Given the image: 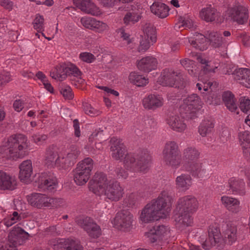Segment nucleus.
<instances>
[{"label": "nucleus", "instance_id": "obj_1", "mask_svg": "<svg viewBox=\"0 0 250 250\" xmlns=\"http://www.w3.org/2000/svg\"><path fill=\"white\" fill-rule=\"evenodd\" d=\"M172 198L167 191L162 192L158 199L148 204L142 211L140 220L143 223L166 217L171 210Z\"/></svg>", "mask_w": 250, "mask_h": 250}, {"label": "nucleus", "instance_id": "obj_2", "mask_svg": "<svg viewBox=\"0 0 250 250\" xmlns=\"http://www.w3.org/2000/svg\"><path fill=\"white\" fill-rule=\"evenodd\" d=\"M89 188L95 194L104 195L111 201H118L124 194V189L118 182L107 180L102 174L94 176L89 182Z\"/></svg>", "mask_w": 250, "mask_h": 250}, {"label": "nucleus", "instance_id": "obj_3", "mask_svg": "<svg viewBox=\"0 0 250 250\" xmlns=\"http://www.w3.org/2000/svg\"><path fill=\"white\" fill-rule=\"evenodd\" d=\"M225 236L223 238L217 227H210L208 230V237L204 242L200 240L203 248L209 250L215 247L218 249H223L226 245H231L237 240V229L231 222H229L226 225L225 228L223 229Z\"/></svg>", "mask_w": 250, "mask_h": 250}, {"label": "nucleus", "instance_id": "obj_4", "mask_svg": "<svg viewBox=\"0 0 250 250\" xmlns=\"http://www.w3.org/2000/svg\"><path fill=\"white\" fill-rule=\"evenodd\" d=\"M29 149L27 138L24 135H12L2 142L0 146V156L17 160L27 155Z\"/></svg>", "mask_w": 250, "mask_h": 250}, {"label": "nucleus", "instance_id": "obj_5", "mask_svg": "<svg viewBox=\"0 0 250 250\" xmlns=\"http://www.w3.org/2000/svg\"><path fill=\"white\" fill-rule=\"evenodd\" d=\"M198 207L197 200L191 196L179 199L174 210L173 219L175 225L179 229L191 226L193 223L192 214Z\"/></svg>", "mask_w": 250, "mask_h": 250}, {"label": "nucleus", "instance_id": "obj_6", "mask_svg": "<svg viewBox=\"0 0 250 250\" xmlns=\"http://www.w3.org/2000/svg\"><path fill=\"white\" fill-rule=\"evenodd\" d=\"M78 155L77 151L70 153L65 150H62L56 154L50 151H47L45 156V163L48 166L56 167L59 169H65L71 166V163L77 158Z\"/></svg>", "mask_w": 250, "mask_h": 250}, {"label": "nucleus", "instance_id": "obj_7", "mask_svg": "<svg viewBox=\"0 0 250 250\" xmlns=\"http://www.w3.org/2000/svg\"><path fill=\"white\" fill-rule=\"evenodd\" d=\"M203 103L196 94H192L185 99L180 107V112L183 118L193 119L203 112Z\"/></svg>", "mask_w": 250, "mask_h": 250}, {"label": "nucleus", "instance_id": "obj_8", "mask_svg": "<svg viewBox=\"0 0 250 250\" xmlns=\"http://www.w3.org/2000/svg\"><path fill=\"white\" fill-rule=\"evenodd\" d=\"M208 37L201 34H196L193 37L189 39V42L195 48H198L200 50L206 49L208 45L209 42L211 45L214 47L219 46L223 42V39L221 35L217 32H210Z\"/></svg>", "mask_w": 250, "mask_h": 250}, {"label": "nucleus", "instance_id": "obj_9", "mask_svg": "<svg viewBox=\"0 0 250 250\" xmlns=\"http://www.w3.org/2000/svg\"><path fill=\"white\" fill-rule=\"evenodd\" d=\"M199 156L198 151L194 148H188L184 152V159L187 163L186 169L191 171L193 176L200 178L205 171L202 169L201 164L198 162Z\"/></svg>", "mask_w": 250, "mask_h": 250}, {"label": "nucleus", "instance_id": "obj_10", "mask_svg": "<svg viewBox=\"0 0 250 250\" xmlns=\"http://www.w3.org/2000/svg\"><path fill=\"white\" fill-rule=\"evenodd\" d=\"M27 200L30 205L39 209L54 207L57 201L56 199L51 198L45 194L38 193L28 195Z\"/></svg>", "mask_w": 250, "mask_h": 250}, {"label": "nucleus", "instance_id": "obj_11", "mask_svg": "<svg viewBox=\"0 0 250 250\" xmlns=\"http://www.w3.org/2000/svg\"><path fill=\"white\" fill-rule=\"evenodd\" d=\"M145 235L151 243H157L159 245L168 239L170 236L169 228L162 225L153 227L146 232Z\"/></svg>", "mask_w": 250, "mask_h": 250}, {"label": "nucleus", "instance_id": "obj_12", "mask_svg": "<svg viewBox=\"0 0 250 250\" xmlns=\"http://www.w3.org/2000/svg\"><path fill=\"white\" fill-rule=\"evenodd\" d=\"M28 237V233L23 229L19 227H15L9 234L6 250H18L17 247L21 245Z\"/></svg>", "mask_w": 250, "mask_h": 250}, {"label": "nucleus", "instance_id": "obj_13", "mask_svg": "<svg viewBox=\"0 0 250 250\" xmlns=\"http://www.w3.org/2000/svg\"><path fill=\"white\" fill-rule=\"evenodd\" d=\"M144 36H142L138 51L139 52H144L150 47L151 44L156 42L155 30L153 26L148 24L144 29Z\"/></svg>", "mask_w": 250, "mask_h": 250}, {"label": "nucleus", "instance_id": "obj_14", "mask_svg": "<svg viewBox=\"0 0 250 250\" xmlns=\"http://www.w3.org/2000/svg\"><path fill=\"white\" fill-rule=\"evenodd\" d=\"M164 159L169 162V164L176 167L180 162L178 151V146L173 142L167 143L163 151Z\"/></svg>", "mask_w": 250, "mask_h": 250}, {"label": "nucleus", "instance_id": "obj_15", "mask_svg": "<svg viewBox=\"0 0 250 250\" xmlns=\"http://www.w3.org/2000/svg\"><path fill=\"white\" fill-rule=\"evenodd\" d=\"M132 216L128 212H119L111 221L113 226L115 229L122 231L128 230L131 225Z\"/></svg>", "mask_w": 250, "mask_h": 250}, {"label": "nucleus", "instance_id": "obj_16", "mask_svg": "<svg viewBox=\"0 0 250 250\" xmlns=\"http://www.w3.org/2000/svg\"><path fill=\"white\" fill-rule=\"evenodd\" d=\"M231 19L239 24H243L248 19V9L245 6L238 4L234 6L229 10Z\"/></svg>", "mask_w": 250, "mask_h": 250}, {"label": "nucleus", "instance_id": "obj_17", "mask_svg": "<svg viewBox=\"0 0 250 250\" xmlns=\"http://www.w3.org/2000/svg\"><path fill=\"white\" fill-rule=\"evenodd\" d=\"M19 178L24 183H29L32 181L33 167L31 160H26L22 162L19 167Z\"/></svg>", "mask_w": 250, "mask_h": 250}, {"label": "nucleus", "instance_id": "obj_18", "mask_svg": "<svg viewBox=\"0 0 250 250\" xmlns=\"http://www.w3.org/2000/svg\"><path fill=\"white\" fill-rule=\"evenodd\" d=\"M74 4L83 12L98 16L102 14L100 9L91 0H73Z\"/></svg>", "mask_w": 250, "mask_h": 250}, {"label": "nucleus", "instance_id": "obj_19", "mask_svg": "<svg viewBox=\"0 0 250 250\" xmlns=\"http://www.w3.org/2000/svg\"><path fill=\"white\" fill-rule=\"evenodd\" d=\"M17 186V181L15 176L5 171L0 170V190L12 191Z\"/></svg>", "mask_w": 250, "mask_h": 250}, {"label": "nucleus", "instance_id": "obj_20", "mask_svg": "<svg viewBox=\"0 0 250 250\" xmlns=\"http://www.w3.org/2000/svg\"><path fill=\"white\" fill-rule=\"evenodd\" d=\"M180 76L176 75L174 72H171L169 69H165L162 72L158 79V82L163 86H169L180 87L178 80Z\"/></svg>", "mask_w": 250, "mask_h": 250}, {"label": "nucleus", "instance_id": "obj_21", "mask_svg": "<svg viewBox=\"0 0 250 250\" xmlns=\"http://www.w3.org/2000/svg\"><path fill=\"white\" fill-rule=\"evenodd\" d=\"M143 13L142 8L138 6H131L130 9L125 15L123 19L124 23L128 25L138 22L142 18Z\"/></svg>", "mask_w": 250, "mask_h": 250}, {"label": "nucleus", "instance_id": "obj_22", "mask_svg": "<svg viewBox=\"0 0 250 250\" xmlns=\"http://www.w3.org/2000/svg\"><path fill=\"white\" fill-rule=\"evenodd\" d=\"M125 166L134 171L145 170V167H147L148 162L145 159L136 161L135 158L132 155H127L125 157L124 161Z\"/></svg>", "mask_w": 250, "mask_h": 250}, {"label": "nucleus", "instance_id": "obj_23", "mask_svg": "<svg viewBox=\"0 0 250 250\" xmlns=\"http://www.w3.org/2000/svg\"><path fill=\"white\" fill-rule=\"evenodd\" d=\"M238 138L244 157L248 160H250V132L248 131H241L238 133Z\"/></svg>", "mask_w": 250, "mask_h": 250}, {"label": "nucleus", "instance_id": "obj_24", "mask_svg": "<svg viewBox=\"0 0 250 250\" xmlns=\"http://www.w3.org/2000/svg\"><path fill=\"white\" fill-rule=\"evenodd\" d=\"M78 224L87 232L89 235L92 238H96L101 235V229L100 227L90 221L89 218H86L83 220V222H79Z\"/></svg>", "mask_w": 250, "mask_h": 250}, {"label": "nucleus", "instance_id": "obj_25", "mask_svg": "<svg viewBox=\"0 0 250 250\" xmlns=\"http://www.w3.org/2000/svg\"><path fill=\"white\" fill-rule=\"evenodd\" d=\"M164 100L161 95L150 94L145 97L143 100L144 107L146 109H155L163 105Z\"/></svg>", "mask_w": 250, "mask_h": 250}, {"label": "nucleus", "instance_id": "obj_26", "mask_svg": "<svg viewBox=\"0 0 250 250\" xmlns=\"http://www.w3.org/2000/svg\"><path fill=\"white\" fill-rule=\"evenodd\" d=\"M221 202L227 209L232 213H237L240 210V202L236 198L224 195L221 197Z\"/></svg>", "mask_w": 250, "mask_h": 250}, {"label": "nucleus", "instance_id": "obj_27", "mask_svg": "<svg viewBox=\"0 0 250 250\" xmlns=\"http://www.w3.org/2000/svg\"><path fill=\"white\" fill-rule=\"evenodd\" d=\"M110 149L112 152V155L116 159H120L123 157L125 151V148L123 144H121L119 139L117 138H112L109 142Z\"/></svg>", "mask_w": 250, "mask_h": 250}, {"label": "nucleus", "instance_id": "obj_28", "mask_svg": "<svg viewBox=\"0 0 250 250\" xmlns=\"http://www.w3.org/2000/svg\"><path fill=\"white\" fill-rule=\"evenodd\" d=\"M157 66L156 59L152 57H146L142 58L137 63L139 69L146 72H149L155 69Z\"/></svg>", "mask_w": 250, "mask_h": 250}, {"label": "nucleus", "instance_id": "obj_29", "mask_svg": "<svg viewBox=\"0 0 250 250\" xmlns=\"http://www.w3.org/2000/svg\"><path fill=\"white\" fill-rule=\"evenodd\" d=\"M229 189L228 191L224 192V193L241 194L243 193L245 185L243 180L233 177L229 179Z\"/></svg>", "mask_w": 250, "mask_h": 250}, {"label": "nucleus", "instance_id": "obj_30", "mask_svg": "<svg viewBox=\"0 0 250 250\" xmlns=\"http://www.w3.org/2000/svg\"><path fill=\"white\" fill-rule=\"evenodd\" d=\"M233 74L235 79L242 81L241 83L246 87L250 88V70L249 69L239 68L236 69Z\"/></svg>", "mask_w": 250, "mask_h": 250}, {"label": "nucleus", "instance_id": "obj_31", "mask_svg": "<svg viewBox=\"0 0 250 250\" xmlns=\"http://www.w3.org/2000/svg\"><path fill=\"white\" fill-rule=\"evenodd\" d=\"M197 60L202 64L205 65V66H203V69L201 70L198 76V80L199 81H201L202 82L204 83V86L203 87V89L206 91L208 90V87H211V84L209 82L207 83L206 82H204L203 81H202V74H205L207 72L209 71L214 72V69L217 68V66H215L214 68L211 67L210 64H208V62L207 63V62L206 60L205 59H203L202 55H201L197 56Z\"/></svg>", "mask_w": 250, "mask_h": 250}, {"label": "nucleus", "instance_id": "obj_32", "mask_svg": "<svg viewBox=\"0 0 250 250\" xmlns=\"http://www.w3.org/2000/svg\"><path fill=\"white\" fill-rule=\"evenodd\" d=\"M39 182L41 183L39 188L44 190H51L56 188L57 185V179L53 176H49L48 177L42 176L39 180Z\"/></svg>", "mask_w": 250, "mask_h": 250}, {"label": "nucleus", "instance_id": "obj_33", "mask_svg": "<svg viewBox=\"0 0 250 250\" xmlns=\"http://www.w3.org/2000/svg\"><path fill=\"white\" fill-rule=\"evenodd\" d=\"M150 10L153 14L161 18H165L168 15V7L162 2H154L150 6Z\"/></svg>", "mask_w": 250, "mask_h": 250}, {"label": "nucleus", "instance_id": "obj_34", "mask_svg": "<svg viewBox=\"0 0 250 250\" xmlns=\"http://www.w3.org/2000/svg\"><path fill=\"white\" fill-rule=\"evenodd\" d=\"M65 63H62L54 66L50 72V77L57 80L63 81L66 78Z\"/></svg>", "mask_w": 250, "mask_h": 250}, {"label": "nucleus", "instance_id": "obj_35", "mask_svg": "<svg viewBox=\"0 0 250 250\" xmlns=\"http://www.w3.org/2000/svg\"><path fill=\"white\" fill-rule=\"evenodd\" d=\"M217 15L216 10L211 6L203 8L199 13L200 17L207 22L213 21Z\"/></svg>", "mask_w": 250, "mask_h": 250}, {"label": "nucleus", "instance_id": "obj_36", "mask_svg": "<svg viewBox=\"0 0 250 250\" xmlns=\"http://www.w3.org/2000/svg\"><path fill=\"white\" fill-rule=\"evenodd\" d=\"M223 101L227 107L231 112H235L237 107L235 103L234 95L229 91L225 92L222 95Z\"/></svg>", "mask_w": 250, "mask_h": 250}, {"label": "nucleus", "instance_id": "obj_37", "mask_svg": "<svg viewBox=\"0 0 250 250\" xmlns=\"http://www.w3.org/2000/svg\"><path fill=\"white\" fill-rule=\"evenodd\" d=\"M167 124L176 131L181 132L186 129V125L183 121L180 120L176 116L169 117L167 120Z\"/></svg>", "mask_w": 250, "mask_h": 250}, {"label": "nucleus", "instance_id": "obj_38", "mask_svg": "<svg viewBox=\"0 0 250 250\" xmlns=\"http://www.w3.org/2000/svg\"><path fill=\"white\" fill-rule=\"evenodd\" d=\"M213 128L214 123L211 120H204L199 127L198 132L202 136L205 137L211 133Z\"/></svg>", "mask_w": 250, "mask_h": 250}, {"label": "nucleus", "instance_id": "obj_39", "mask_svg": "<svg viewBox=\"0 0 250 250\" xmlns=\"http://www.w3.org/2000/svg\"><path fill=\"white\" fill-rule=\"evenodd\" d=\"M177 187L181 190H186L191 185V178L188 175L182 174L176 180Z\"/></svg>", "mask_w": 250, "mask_h": 250}, {"label": "nucleus", "instance_id": "obj_40", "mask_svg": "<svg viewBox=\"0 0 250 250\" xmlns=\"http://www.w3.org/2000/svg\"><path fill=\"white\" fill-rule=\"evenodd\" d=\"M90 174L87 172L76 169L75 173L74 175V180L76 184L78 185H83L89 180Z\"/></svg>", "mask_w": 250, "mask_h": 250}, {"label": "nucleus", "instance_id": "obj_41", "mask_svg": "<svg viewBox=\"0 0 250 250\" xmlns=\"http://www.w3.org/2000/svg\"><path fill=\"white\" fill-rule=\"evenodd\" d=\"M130 82L138 86H143L148 83V80L146 77L138 74L137 72H132L129 76Z\"/></svg>", "mask_w": 250, "mask_h": 250}, {"label": "nucleus", "instance_id": "obj_42", "mask_svg": "<svg viewBox=\"0 0 250 250\" xmlns=\"http://www.w3.org/2000/svg\"><path fill=\"white\" fill-rule=\"evenodd\" d=\"M36 77L42 83L44 88L50 93H54V89L48 80L46 75L42 71H38L36 74Z\"/></svg>", "mask_w": 250, "mask_h": 250}, {"label": "nucleus", "instance_id": "obj_43", "mask_svg": "<svg viewBox=\"0 0 250 250\" xmlns=\"http://www.w3.org/2000/svg\"><path fill=\"white\" fill-rule=\"evenodd\" d=\"M33 28L37 32H42L44 30V18L42 15L37 14L35 15L32 21Z\"/></svg>", "mask_w": 250, "mask_h": 250}, {"label": "nucleus", "instance_id": "obj_44", "mask_svg": "<svg viewBox=\"0 0 250 250\" xmlns=\"http://www.w3.org/2000/svg\"><path fill=\"white\" fill-rule=\"evenodd\" d=\"M117 33L123 41L126 42L128 48L131 49L136 46V42H134V40L133 38H130L129 35L125 32L123 28H120L117 31Z\"/></svg>", "mask_w": 250, "mask_h": 250}, {"label": "nucleus", "instance_id": "obj_45", "mask_svg": "<svg viewBox=\"0 0 250 250\" xmlns=\"http://www.w3.org/2000/svg\"><path fill=\"white\" fill-rule=\"evenodd\" d=\"M92 168L93 160L90 158H87L78 164L76 169L90 174Z\"/></svg>", "mask_w": 250, "mask_h": 250}, {"label": "nucleus", "instance_id": "obj_46", "mask_svg": "<svg viewBox=\"0 0 250 250\" xmlns=\"http://www.w3.org/2000/svg\"><path fill=\"white\" fill-rule=\"evenodd\" d=\"M65 67L66 77L67 76H72L74 78L82 76V72L75 64L71 62H68L65 63Z\"/></svg>", "mask_w": 250, "mask_h": 250}, {"label": "nucleus", "instance_id": "obj_47", "mask_svg": "<svg viewBox=\"0 0 250 250\" xmlns=\"http://www.w3.org/2000/svg\"><path fill=\"white\" fill-rule=\"evenodd\" d=\"M69 239H59L52 242L51 245L54 250H68L70 248L69 246Z\"/></svg>", "mask_w": 250, "mask_h": 250}, {"label": "nucleus", "instance_id": "obj_48", "mask_svg": "<svg viewBox=\"0 0 250 250\" xmlns=\"http://www.w3.org/2000/svg\"><path fill=\"white\" fill-rule=\"evenodd\" d=\"M108 29L109 27L106 23L94 19L91 30L99 33H103L108 31Z\"/></svg>", "mask_w": 250, "mask_h": 250}, {"label": "nucleus", "instance_id": "obj_49", "mask_svg": "<svg viewBox=\"0 0 250 250\" xmlns=\"http://www.w3.org/2000/svg\"><path fill=\"white\" fill-rule=\"evenodd\" d=\"M239 101V108L244 113L250 112V100L243 97L240 98Z\"/></svg>", "mask_w": 250, "mask_h": 250}, {"label": "nucleus", "instance_id": "obj_50", "mask_svg": "<svg viewBox=\"0 0 250 250\" xmlns=\"http://www.w3.org/2000/svg\"><path fill=\"white\" fill-rule=\"evenodd\" d=\"M20 216L16 211L13 212L12 214L8 218L4 220V224L7 227H10L19 220Z\"/></svg>", "mask_w": 250, "mask_h": 250}, {"label": "nucleus", "instance_id": "obj_51", "mask_svg": "<svg viewBox=\"0 0 250 250\" xmlns=\"http://www.w3.org/2000/svg\"><path fill=\"white\" fill-rule=\"evenodd\" d=\"M83 106L85 113L90 116H96L101 113L100 110L94 108L90 104H85Z\"/></svg>", "mask_w": 250, "mask_h": 250}, {"label": "nucleus", "instance_id": "obj_52", "mask_svg": "<svg viewBox=\"0 0 250 250\" xmlns=\"http://www.w3.org/2000/svg\"><path fill=\"white\" fill-rule=\"evenodd\" d=\"M61 93L65 99H72L73 94L71 87L68 85H63L61 87Z\"/></svg>", "mask_w": 250, "mask_h": 250}, {"label": "nucleus", "instance_id": "obj_53", "mask_svg": "<svg viewBox=\"0 0 250 250\" xmlns=\"http://www.w3.org/2000/svg\"><path fill=\"white\" fill-rule=\"evenodd\" d=\"M104 6L107 7H111L115 5L116 2H119L122 3H128L132 2L133 0H98Z\"/></svg>", "mask_w": 250, "mask_h": 250}, {"label": "nucleus", "instance_id": "obj_54", "mask_svg": "<svg viewBox=\"0 0 250 250\" xmlns=\"http://www.w3.org/2000/svg\"><path fill=\"white\" fill-rule=\"evenodd\" d=\"M72 83L79 89L84 88L86 85L85 80L82 78V76L74 77L72 79Z\"/></svg>", "mask_w": 250, "mask_h": 250}, {"label": "nucleus", "instance_id": "obj_55", "mask_svg": "<svg viewBox=\"0 0 250 250\" xmlns=\"http://www.w3.org/2000/svg\"><path fill=\"white\" fill-rule=\"evenodd\" d=\"M181 63L183 66V67L188 70L190 74L192 75L193 73V69H191L190 68H195L196 67L195 65H194V63L192 61H191L188 59H185L181 61Z\"/></svg>", "mask_w": 250, "mask_h": 250}, {"label": "nucleus", "instance_id": "obj_56", "mask_svg": "<svg viewBox=\"0 0 250 250\" xmlns=\"http://www.w3.org/2000/svg\"><path fill=\"white\" fill-rule=\"evenodd\" d=\"M79 58L82 61L87 63H91L95 59L94 56L92 54L88 52L81 53L79 55Z\"/></svg>", "mask_w": 250, "mask_h": 250}, {"label": "nucleus", "instance_id": "obj_57", "mask_svg": "<svg viewBox=\"0 0 250 250\" xmlns=\"http://www.w3.org/2000/svg\"><path fill=\"white\" fill-rule=\"evenodd\" d=\"M94 20V18L84 17L81 19V22L85 28L92 30Z\"/></svg>", "mask_w": 250, "mask_h": 250}, {"label": "nucleus", "instance_id": "obj_58", "mask_svg": "<svg viewBox=\"0 0 250 250\" xmlns=\"http://www.w3.org/2000/svg\"><path fill=\"white\" fill-rule=\"evenodd\" d=\"M92 137H90L89 139V143H91V144H90V146H87V148L88 149V151H91L92 152V153H95V149H103L104 147H102L107 142L106 141H104L103 142V143H96L95 144V148L93 146H91V144L92 143Z\"/></svg>", "mask_w": 250, "mask_h": 250}, {"label": "nucleus", "instance_id": "obj_59", "mask_svg": "<svg viewBox=\"0 0 250 250\" xmlns=\"http://www.w3.org/2000/svg\"><path fill=\"white\" fill-rule=\"evenodd\" d=\"M0 5L9 11L13 8V2L10 0H0Z\"/></svg>", "mask_w": 250, "mask_h": 250}, {"label": "nucleus", "instance_id": "obj_60", "mask_svg": "<svg viewBox=\"0 0 250 250\" xmlns=\"http://www.w3.org/2000/svg\"><path fill=\"white\" fill-rule=\"evenodd\" d=\"M98 88L103 90L104 92V95L108 96L109 94H112L115 96H118L119 93L118 91H115L106 86H99Z\"/></svg>", "mask_w": 250, "mask_h": 250}, {"label": "nucleus", "instance_id": "obj_61", "mask_svg": "<svg viewBox=\"0 0 250 250\" xmlns=\"http://www.w3.org/2000/svg\"><path fill=\"white\" fill-rule=\"evenodd\" d=\"M32 138L35 143L40 145L46 139L47 136L45 135H35L32 136Z\"/></svg>", "mask_w": 250, "mask_h": 250}, {"label": "nucleus", "instance_id": "obj_62", "mask_svg": "<svg viewBox=\"0 0 250 250\" xmlns=\"http://www.w3.org/2000/svg\"><path fill=\"white\" fill-rule=\"evenodd\" d=\"M2 85L9 83L12 80L10 74L7 72H3L0 73Z\"/></svg>", "mask_w": 250, "mask_h": 250}, {"label": "nucleus", "instance_id": "obj_63", "mask_svg": "<svg viewBox=\"0 0 250 250\" xmlns=\"http://www.w3.org/2000/svg\"><path fill=\"white\" fill-rule=\"evenodd\" d=\"M68 244L70 247L68 250H83V247L78 242L70 240Z\"/></svg>", "mask_w": 250, "mask_h": 250}, {"label": "nucleus", "instance_id": "obj_64", "mask_svg": "<svg viewBox=\"0 0 250 250\" xmlns=\"http://www.w3.org/2000/svg\"><path fill=\"white\" fill-rule=\"evenodd\" d=\"M23 102L21 100H16L13 103V108L17 112H20L23 108Z\"/></svg>", "mask_w": 250, "mask_h": 250}]
</instances>
